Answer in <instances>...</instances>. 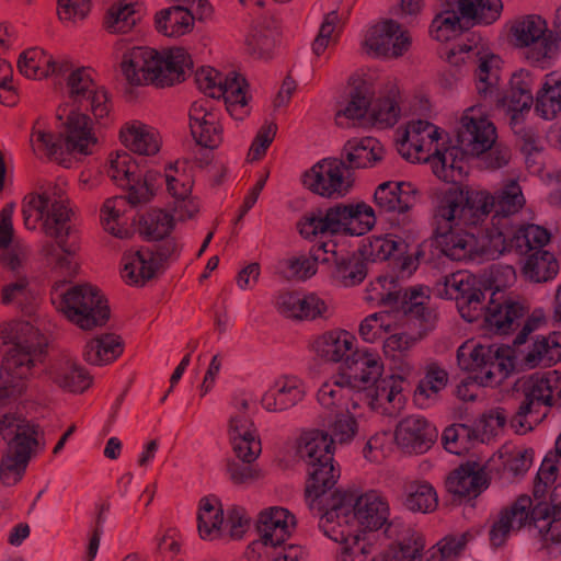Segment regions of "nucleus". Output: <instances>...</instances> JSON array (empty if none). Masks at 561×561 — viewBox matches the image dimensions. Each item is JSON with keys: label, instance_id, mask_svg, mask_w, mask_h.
<instances>
[{"label": "nucleus", "instance_id": "obj_1", "mask_svg": "<svg viewBox=\"0 0 561 561\" xmlns=\"http://www.w3.org/2000/svg\"><path fill=\"white\" fill-rule=\"evenodd\" d=\"M525 204L519 185L510 181L496 194L465 193L449 186L437 195L435 217L442 252L454 261L495 260L505 253L514 228L510 217Z\"/></svg>", "mask_w": 561, "mask_h": 561}, {"label": "nucleus", "instance_id": "obj_2", "mask_svg": "<svg viewBox=\"0 0 561 561\" xmlns=\"http://www.w3.org/2000/svg\"><path fill=\"white\" fill-rule=\"evenodd\" d=\"M60 80L66 81L69 102L78 111L68 108V104L58 107L57 133L47 128L44 121L37 119L30 142L35 154L65 163L68 153L88 154L96 144L91 119L82 111L89 110L96 118H102L107 115L110 106L106 92L93 81L88 68H77L69 61L66 76L57 81Z\"/></svg>", "mask_w": 561, "mask_h": 561}, {"label": "nucleus", "instance_id": "obj_3", "mask_svg": "<svg viewBox=\"0 0 561 561\" xmlns=\"http://www.w3.org/2000/svg\"><path fill=\"white\" fill-rule=\"evenodd\" d=\"M471 44L458 42L446 48V60L451 65H459L466 60L477 64L476 88L483 100H496L497 106L504 108L513 123H517L522 114L528 112L533 102V89L536 78L529 70L520 69L513 73L510 89L505 95L500 96V58L491 53L484 44L474 38Z\"/></svg>", "mask_w": 561, "mask_h": 561}, {"label": "nucleus", "instance_id": "obj_4", "mask_svg": "<svg viewBox=\"0 0 561 561\" xmlns=\"http://www.w3.org/2000/svg\"><path fill=\"white\" fill-rule=\"evenodd\" d=\"M319 516V528L331 540L344 539L352 533L366 534L385 527L387 537L392 538L397 525L387 523L389 507L376 492L360 496L344 491L327 492L321 511H311Z\"/></svg>", "mask_w": 561, "mask_h": 561}, {"label": "nucleus", "instance_id": "obj_5", "mask_svg": "<svg viewBox=\"0 0 561 561\" xmlns=\"http://www.w3.org/2000/svg\"><path fill=\"white\" fill-rule=\"evenodd\" d=\"M25 227L34 230L43 222L47 236L56 240V245L46 248V255L55 263V270L65 278L73 277L79 270L78 247L70 226V209L61 191L54 188L43 194L25 197L22 208Z\"/></svg>", "mask_w": 561, "mask_h": 561}, {"label": "nucleus", "instance_id": "obj_6", "mask_svg": "<svg viewBox=\"0 0 561 561\" xmlns=\"http://www.w3.org/2000/svg\"><path fill=\"white\" fill-rule=\"evenodd\" d=\"M7 348L0 365V407L24 393L45 358L46 339L28 321L12 324L1 333Z\"/></svg>", "mask_w": 561, "mask_h": 561}, {"label": "nucleus", "instance_id": "obj_7", "mask_svg": "<svg viewBox=\"0 0 561 561\" xmlns=\"http://www.w3.org/2000/svg\"><path fill=\"white\" fill-rule=\"evenodd\" d=\"M138 172V162L130 153L117 151L111 156L106 173L117 185L128 187L129 193L127 199L123 196L106 199L101 209V221L107 232L121 239L128 236L122 221L127 204L137 206L149 202L153 195L157 173L148 171L141 179Z\"/></svg>", "mask_w": 561, "mask_h": 561}, {"label": "nucleus", "instance_id": "obj_8", "mask_svg": "<svg viewBox=\"0 0 561 561\" xmlns=\"http://www.w3.org/2000/svg\"><path fill=\"white\" fill-rule=\"evenodd\" d=\"M192 60L183 48L158 51L150 47H134L124 55L122 72L130 84L171 85L184 79Z\"/></svg>", "mask_w": 561, "mask_h": 561}, {"label": "nucleus", "instance_id": "obj_9", "mask_svg": "<svg viewBox=\"0 0 561 561\" xmlns=\"http://www.w3.org/2000/svg\"><path fill=\"white\" fill-rule=\"evenodd\" d=\"M457 362L461 369L470 373L456 389V396L462 401L476 399V385H496L507 377L513 367L507 350L474 342H466L458 348Z\"/></svg>", "mask_w": 561, "mask_h": 561}, {"label": "nucleus", "instance_id": "obj_10", "mask_svg": "<svg viewBox=\"0 0 561 561\" xmlns=\"http://www.w3.org/2000/svg\"><path fill=\"white\" fill-rule=\"evenodd\" d=\"M496 141V129L488 117L485 105L476 104L463 111L449 138V172H454L455 183L463 173L465 161L491 150Z\"/></svg>", "mask_w": 561, "mask_h": 561}, {"label": "nucleus", "instance_id": "obj_11", "mask_svg": "<svg viewBox=\"0 0 561 561\" xmlns=\"http://www.w3.org/2000/svg\"><path fill=\"white\" fill-rule=\"evenodd\" d=\"M383 370L380 357L370 352H357L351 358V378L356 388V398H350L352 405L356 408L359 402H365L371 409H378L388 403L394 410L404 405V387L396 380H379Z\"/></svg>", "mask_w": 561, "mask_h": 561}, {"label": "nucleus", "instance_id": "obj_12", "mask_svg": "<svg viewBox=\"0 0 561 561\" xmlns=\"http://www.w3.org/2000/svg\"><path fill=\"white\" fill-rule=\"evenodd\" d=\"M333 445L327 430H310L300 436L298 455L308 466L306 496L310 511H321L325 493L339 478L333 465Z\"/></svg>", "mask_w": 561, "mask_h": 561}, {"label": "nucleus", "instance_id": "obj_13", "mask_svg": "<svg viewBox=\"0 0 561 561\" xmlns=\"http://www.w3.org/2000/svg\"><path fill=\"white\" fill-rule=\"evenodd\" d=\"M37 426L14 411H0V436L7 449L0 463V480L12 485L23 476L39 446Z\"/></svg>", "mask_w": 561, "mask_h": 561}, {"label": "nucleus", "instance_id": "obj_14", "mask_svg": "<svg viewBox=\"0 0 561 561\" xmlns=\"http://www.w3.org/2000/svg\"><path fill=\"white\" fill-rule=\"evenodd\" d=\"M399 153L412 162H430L434 174L445 181L455 183L454 172H449V140H442V131L426 121L408 123L397 140Z\"/></svg>", "mask_w": 561, "mask_h": 561}, {"label": "nucleus", "instance_id": "obj_15", "mask_svg": "<svg viewBox=\"0 0 561 561\" xmlns=\"http://www.w3.org/2000/svg\"><path fill=\"white\" fill-rule=\"evenodd\" d=\"M550 233L538 225L518 227L507 241L508 251H516L525 255L523 260V275L531 283H547L552 280L559 272V263L554 255L543 247L549 242Z\"/></svg>", "mask_w": 561, "mask_h": 561}, {"label": "nucleus", "instance_id": "obj_16", "mask_svg": "<svg viewBox=\"0 0 561 561\" xmlns=\"http://www.w3.org/2000/svg\"><path fill=\"white\" fill-rule=\"evenodd\" d=\"M62 286L59 283L54 287L51 300L71 323L82 330H92L106 323L110 309L96 287L81 284L64 289Z\"/></svg>", "mask_w": 561, "mask_h": 561}, {"label": "nucleus", "instance_id": "obj_17", "mask_svg": "<svg viewBox=\"0 0 561 561\" xmlns=\"http://www.w3.org/2000/svg\"><path fill=\"white\" fill-rule=\"evenodd\" d=\"M427 298L426 290H414L411 294L412 305L403 311H396L392 328L383 340L386 356L408 354L432 330L435 314L424 306Z\"/></svg>", "mask_w": 561, "mask_h": 561}, {"label": "nucleus", "instance_id": "obj_18", "mask_svg": "<svg viewBox=\"0 0 561 561\" xmlns=\"http://www.w3.org/2000/svg\"><path fill=\"white\" fill-rule=\"evenodd\" d=\"M455 8L435 16L431 25L432 36L439 42L457 37L473 24L490 25L501 15V0H453Z\"/></svg>", "mask_w": 561, "mask_h": 561}, {"label": "nucleus", "instance_id": "obj_19", "mask_svg": "<svg viewBox=\"0 0 561 561\" xmlns=\"http://www.w3.org/2000/svg\"><path fill=\"white\" fill-rule=\"evenodd\" d=\"M517 387L523 391L524 399L511 422L517 432L526 433L531 430L533 423L540 420L539 409L553 405L561 397V380L556 370L537 373L519 381Z\"/></svg>", "mask_w": 561, "mask_h": 561}, {"label": "nucleus", "instance_id": "obj_20", "mask_svg": "<svg viewBox=\"0 0 561 561\" xmlns=\"http://www.w3.org/2000/svg\"><path fill=\"white\" fill-rule=\"evenodd\" d=\"M505 277L502 284L494 275V289L490 294L488 305L481 301V313L479 320L491 332L507 334L519 325V320L525 316V307L511 294L501 289L515 279V272L512 266H505L495 272Z\"/></svg>", "mask_w": 561, "mask_h": 561}, {"label": "nucleus", "instance_id": "obj_21", "mask_svg": "<svg viewBox=\"0 0 561 561\" xmlns=\"http://www.w3.org/2000/svg\"><path fill=\"white\" fill-rule=\"evenodd\" d=\"M550 483L545 485L538 480L534 494L538 502L530 507V517L538 529L540 547L548 554H561V484L550 492L549 497L539 500Z\"/></svg>", "mask_w": 561, "mask_h": 561}, {"label": "nucleus", "instance_id": "obj_22", "mask_svg": "<svg viewBox=\"0 0 561 561\" xmlns=\"http://www.w3.org/2000/svg\"><path fill=\"white\" fill-rule=\"evenodd\" d=\"M508 39L531 64L543 65L553 55L552 34L548 31L546 21L539 15H526L514 20Z\"/></svg>", "mask_w": 561, "mask_h": 561}, {"label": "nucleus", "instance_id": "obj_23", "mask_svg": "<svg viewBox=\"0 0 561 561\" xmlns=\"http://www.w3.org/2000/svg\"><path fill=\"white\" fill-rule=\"evenodd\" d=\"M256 399L247 393L233 397L232 412L229 417L228 433L237 457L241 460L254 461L261 454V440L257 435L251 412L255 411Z\"/></svg>", "mask_w": 561, "mask_h": 561}, {"label": "nucleus", "instance_id": "obj_24", "mask_svg": "<svg viewBox=\"0 0 561 561\" xmlns=\"http://www.w3.org/2000/svg\"><path fill=\"white\" fill-rule=\"evenodd\" d=\"M198 89L208 96L222 98L226 110L234 119H242L248 113L245 82L239 75L224 76L211 67H203L195 75Z\"/></svg>", "mask_w": 561, "mask_h": 561}, {"label": "nucleus", "instance_id": "obj_25", "mask_svg": "<svg viewBox=\"0 0 561 561\" xmlns=\"http://www.w3.org/2000/svg\"><path fill=\"white\" fill-rule=\"evenodd\" d=\"M436 293L440 297L455 299L458 310L466 321H478L481 313V301H484L485 294L476 276L467 271L445 275L437 282Z\"/></svg>", "mask_w": 561, "mask_h": 561}, {"label": "nucleus", "instance_id": "obj_26", "mask_svg": "<svg viewBox=\"0 0 561 561\" xmlns=\"http://www.w3.org/2000/svg\"><path fill=\"white\" fill-rule=\"evenodd\" d=\"M353 182V172L342 158H324L304 175L306 187L313 193L330 198L346 195Z\"/></svg>", "mask_w": 561, "mask_h": 561}, {"label": "nucleus", "instance_id": "obj_27", "mask_svg": "<svg viewBox=\"0 0 561 561\" xmlns=\"http://www.w3.org/2000/svg\"><path fill=\"white\" fill-rule=\"evenodd\" d=\"M179 252L173 240H167L153 252L150 249H137L124 254L122 277L131 285H144L152 278L163 262Z\"/></svg>", "mask_w": 561, "mask_h": 561}, {"label": "nucleus", "instance_id": "obj_28", "mask_svg": "<svg viewBox=\"0 0 561 561\" xmlns=\"http://www.w3.org/2000/svg\"><path fill=\"white\" fill-rule=\"evenodd\" d=\"M411 38L399 23L383 20L371 26L363 42L368 54L383 57H398L409 49Z\"/></svg>", "mask_w": 561, "mask_h": 561}, {"label": "nucleus", "instance_id": "obj_29", "mask_svg": "<svg viewBox=\"0 0 561 561\" xmlns=\"http://www.w3.org/2000/svg\"><path fill=\"white\" fill-rule=\"evenodd\" d=\"M410 247L407 240L394 234L374 237L364 245L363 257L383 261L393 253H408L401 263L400 274L402 277H409L416 270L419 257L422 254L417 248L410 249Z\"/></svg>", "mask_w": 561, "mask_h": 561}, {"label": "nucleus", "instance_id": "obj_30", "mask_svg": "<svg viewBox=\"0 0 561 561\" xmlns=\"http://www.w3.org/2000/svg\"><path fill=\"white\" fill-rule=\"evenodd\" d=\"M190 128L195 141L205 148H217L222 141L219 114L206 99L194 102L190 110Z\"/></svg>", "mask_w": 561, "mask_h": 561}, {"label": "nucleus", "instance_id": "obj_31", "mask_svg": "<svg viewBox=\"0 0 561 561\" xmlns=\"http://www.w3.org/2000/svg\"><path fill=\"white\" fill-rule=\"evenodd\" d=\"M530 507L531 499L527 495H522L499 514L489 531L492 547L499 548L503 546L513 534L531 522Z\"/></svg>", "mask_w": 561, "mask_h": 561}, {"label": "nucleus", "instance_id": "obj_32", "mask_svg": "<svg viewBox=\"0 0 561 561\" xmlns=\"http://www.w3.org/2000/svg\"><path fill=\"white\" fill-rule=\"evenodd\" d=\"M335 245L323 243L322 250L327 255L323 263L331 265L330 276L332 280L342 287H353L360 284L367 275V264L359 254H337Z\"/></svg>", "mask_w": 561, "mask_h": 561}, {"label": "nucleus", "instance_id": "obj_33", "mask_svg": "<svg viewBox=\"0 0 561 561\" xmlns=\"http://www.w3.org/2000/svg\"><path fill=\"white\" fill-rule=\"evenodd\" d=\"M18 68L23 76L30 79L54 78L58 80L66 76L69 59L55 57L42 48L33 47L20 55Z\"/></svg>", "mask_w": 561, "mask_h": 561}, {"label": "nucleus", "instance_id": "obj_34", "mask_svg": "<svg viewBox=\"0 0 561 561\" xmlns=\"http://www.w3.org/2000/svg\"><path fill=\"white\" fill-rule=\"evenodd\" d=\"M154 186L158 185V180H163L167 185L169 194L173 197L172 210L180 220L191 219L197 214L199 207L195 199L191 196V181L188 176L179 169L178 163L169 165L165 169L163 178L157 173Z\"/></svg>", "mask_w": 561, "mask_h": 561}, {"label": "nucleus", "instance_id": "obj_35", "mask_svg": "<svg viewBox=\"0 0 561 561\" xmlns=\"http://www.w3.org/2000/svg\"><path fill=\"white\" fill-rule=\"evenodd\" d=\"M437 430L425 417L410 415L396 428L397 444L408 453H425L437 438Z\"/></svg>", "mask_w": 561, "mask_h": 561}, {"label": "nucleus", "instance_id": "obj_36", "mask_svg": "<svg viewBox=\"0 0 561 561\" xmlns=\"http://www.w3.org/2000/svg\"><path fill=\"white\" fill-rule=\"evenodd\" d=\"M414 290H426L424 287L404 288L398 277L386 275L373 282L365 296V300L371 304L393 306L403 311L412 305L411 294Z\"/></svg>", "mask_w": 561, "mask_h": 561}, {"label": "nucleus", "instance_id": "obj_37", "mask_svg": "<svg viewBox=\"0 0 561 561\" xmlns=\"http://www.w3.org/2000/svg\"><path fill=\"white\" fill-rule=\"evenodd\" d=\"M304 396V383L298 377L282 376L265 390L260 403L267 412H282L296 405Z\"/></svg>", "mask_w": 561, "mask_h": 561}, {"label": "nucleus", "instance_id": "obj_38", "mask_svg": "<svg viewBox=\"0 0 561 561\" xmlns=\"http://www.w3.org/2000/svg\"><path fill=\"white\" fill-rule=\"evenodd\" d=\"M296 526L295 516L284 507H270L260 513L257 531L265 546H280Z\"/></svg>", "mask_w": 561, "mask_h": 561}, {"label": "nucleus", "instance_id": "obj_39", "mask_svg": "<svg viewBox=\"0 0 561 561\" xmlns=\"http://www.w3.org/2000/svg\"><path fill=\"white\" fill-rule=\"evenodd\" d=\"M350 213V205H336L327 210L318 209L300 224V233L305 238L341 231L347 233Z\"/></svg>", "mask_w": 561, "mask_h": 561}, {"label": "nucleus", "instance_id": "obj_40", "mask_svg": "<svg viewBox=\"0 0 561 561\" xmlns=\"http://www.w3.org/2000/svg\"><path fill=\"white\" fill-rule=\"evenodd\" d=\"M415 196L412 183L387 181L376 187L374 203L381 213H405L413 206Z\"/></svg>", "mask_w": 561, "mask_h": 561}, {"label": "nucleus", "instance_id": "obj_41", "mask_svg": "<svg viewBox=\"0 0 561 561\" xmlns=\"http://www.w3.org/2000/svg\"><path fill=\"white\" fill-rule=\"evenodd\" d=\"M346 363L347 371H343L324 382L318 391V402L327 411L325 414L345 410L348 408V396L352 392L356 394L354 380L351 378V358Z\"/></svg>", "mask_w": 561, "mask_h": 561}, {"label": "nucleus", "instance_id": "obj_42", "mask_svg": "<svg viewBox=\"0 0 561 561\" xmlns=\"http://www.w3.org/2000/svg\"><path fill=\"white\" fill-rule=\"evenodd\" d=\"M20 256L21 264L14 270L3 262L14 273V276L3 286L1 299L4 305H12L26 312H32L36 305L37 293L31 286L26 275L21 271L25 257L24 251L20 252Z\"/></svg>", "mask_w": 561, "mask_h": 561}, {"label": "nucleus", "instance_id": "obj_43", "mask_svg": "<svg viewBox=\"0 0 561 561\" xmlns=\"http://www.w3.org/2000/svg\"><path fill=\"white\" fill-rule=\"evenodd\" d=\"M486 473L479 462H467L447 478L448 491L458 496H477L486 488Z\"/></svg>", "mask_w": 561, "mask_h": 561}, {"label": "nucleus", "instance_id": "obj_44", "mask_svg": "<svg viewBox=\"0 0 561 561\" xmlns=\"http://www.w3.org/2000/svg\"><path fill=\"white\" fill-rule=\"evenodd\" d=\"M341 156L353 172L354 169L374 167L382 159L383 147L373 137L353 138L346 141Z\"/></svg>", "mask_w": 561, "mask_h": 561}, {"label": "nucleus", "instance_id": "obj_45", "mask_svg": "<svg viewBox=\"0 0 561 561\" xmlns=\"http://www.w3.org/2000/svg\"><path fill=\"white\" fill-rule=\"evenodd\" d=\"M355 342V336L346 331H330L318 336L312 343V348L325 360L347 362L355 354V352L352 353ZM344 371H347V363Z\"/></svg>", "mask_w": 561, "mask_h": 561}, {"label": "nucleus", "instance_id": "obj_46", "mask_svg": "<svg viewBox=\"0 0 561 561\" xmlns=\"http://www.w3.org/2000/svg\"><path fill=\"white\" fill-rule=\"evenodd\" d=\"M448 383V373L437 363L425 367L424 377L419 381L413 400L420 409L433 407L439 399V393Z\"/></svg>", "mask_w": 561, "mask_h": 561}, {"label": "nucleus", "instance_id": "obj_47", "mask_svg": "<svg viewBox=\"0 0 561 561\" xmlns=\"http://www.w3.org/2000/svg\"><path fill=\"white\" fill-rule=\"evenodd\" d=\"M125 147L140 156H153L159 152L161 140L154 128L140 122H131L121 130Z\"/></svg>", "mask_w": 561, "mask_h": 561}, {"label": "nucleus", "instance_id": "obj_48", "mask_svg": "<svg viewBox=\"0 0 561 561\" xmlns=\"http://www.w3.org/2000/svg\"><path fill=\"white\" fill-rule=\"evenodd\" d=\"M334 541L341 543L336 561H383L369 534L352 533L344 539Z\"/></svg>", "mask_w": 561, "mask_h": 561}, {"label": "nucleus", "instance_id": "obj_49", "mask_svg": "<svg viewBox=\"0 0 561 561\" xmlns=\"http://www.w3.org/2000/svg\"><path fill=\"white\" fill-rule=\"evenodd\" d=\"M197 528L201 538L205 540L222 537L225 531L224 510L216 496H206L199 501Z\"/></svg>", "mask_w": 561, "mask_h": 561}, {"label": "nucleus", "instance_id": "obj_50", "mask_svg": "<svg viewBox=\"0 0 561 561\" xmlns=\"http://www.w3.org/2000/svg\"><path fill=\"white\" fill-rule=\"evenodd\" d=\"M374 94L375 90L370 82L367 80H357L354 83L346 106L336 114V124L344 126V118L358 122L366 119L368 122L370 101Z\"/></svg>", "mask_w": 561, "mask_h": 561}, {"label": "nucleus", "instance_id": "obj_51", "mask_svg": "<svg viewBox=\"0 0 561 561\" xmlns=\"http://www.w3.org/2000/svg\"><path fill=\"white\" fill-rule=\"evenodd\" d=\"M374 94L375 90L370 82L367 80H357L354 83L346 106L336 114V124L344 126V118L358 122L366 119L368 122L370 101Z\"/></svg>", "mask_w": 561, "mask_h": 561}, {"label": "nucleus", "instance_id": "obj_52", "mask_svg": "<svg viewBox=\"0 0 561 561\" xmlns=\"http://www.w3.org/2000/svg\"><path fill=\"white\" fill-rule=\"evenodd\" d=\"M194 26V14L184 5H174L161 10L156 15L159 33L169 37H179L190 33Z\"/></svg>", "mask_w": 561, "mask_h": 561}, {"label": "nucleus", "instance_id": "obj_53", "mask_svg": "<svg viewBox=\"0 0 561 561\" xmlns=\"http://www.w3.org/2000/svg\"><path fill=\"white\" fill-rule=\"evenodd\" d=\"M396 542L389 547L383 561H417L419 553L424 549V538L416 530L405 528L398 534V527L392 537Z\"/></svg>", "mask_w": 561, "mask_h": 561}, {"label": "nucleus", "instance_id": "obj_54", "mask_svg": "<svg viewBox=\"0 0 561 561\" xmlns=\"http://www.w3.org/2000/svg\"><path fill=\"white\" fill-rule=\"evenodd\" d=\"M49 375L58 387L71 392H81L90 385L83 368L70 358L58 360L51 367Z\"/></svg>", "mask_w": 561, "mask_h": 561}, {"label": "nucleus", "instance_id": "obj_55", "mask_svg": "<svg viewBox=\"0 0 561 561\" xmlns=\"http://www.w3.org/2000/svg\"><path fill=\"white\" fill-rule=\"evenodd\" d=\"M123 352L122 342L115 334H102L89 341L83 350L85 362L92 365H107Z\"/></svg>", "mask_w": 561, "mask_h": 561}, {"label": "nucleus", "instance_id": "obj_56", "mask_svg": "<svg viewBox=\"0 0 561 561\" xmlns=\"http://www.w3.org/2000/svg\"><path fill=\"white\" fill-rule=\"evenodd\" d=\"M536 111L545 119H552L561 112V76L549 73L545 76L541 88L536 96Z\"/></svg>", "mask_w": 561, "mask_h": 561}, {"label": "nucleus", "instance_id": "obj_57", "mask_svg": "<svg viewBox=\"0 0 561 561\" xmlns=\"http://www.w3.org/2000/svg\"><path fill=\"white\" fill-rule=\"evenodd\" d=\"M141 19L138 0H119L108 11L106 28L112 33H126Z\"/></svg>", "mask_w": 561, "mask_h": 561}, {"label": "nucleus", "instance_id": "obj_58", "mask_svg": "<svg viewBox=\"0 0 561 561\" xmlns=\"http://www.w3.org/2000/svg\"><path fill=\"white\" fill-rule=\"evenodd\" d=\"M323 426L328 428L329 437L334 444L351 442L358 431L357 422L350 413L348 408L337 410L332 414H324Z\"/></svg>", "mask_w": 561, "mask_h": 561}, {"label": "nucleus", "instance_id": "obj_59", "mask_svg": "<svg viewBox=\"0 0 561 561\" xmlns=\"http://www.w3.org/2000/svg\"><path fill=\"white\" fill-rule=\"evenodd\" d=\"M15 205L13 203L3 207L0 213V257L7 265L16 268L21 264L20 252L24 251L22 248L11 245L12 238V215Z\"/></svg>", "mask_w": 561, "mask_h": 561}, {"label": "nucleus", "instance_id": "obj_60", "mask_svg": "<svg viewBox=\"0 0 561 561\" xmlns=\"http://www.w3.org/2000/svg\"><path fill=\"white\" fill-rule=\"evenodd\" d=\"M561 357V345L557 336H538L531 348L525 355V365L529 368L536 366H550Z\"/></svg>", "mask_w": 561, "mask_h": 561}, {"label": "nucleus", "instance_id": "obj_61", "mask_svg": "<svg viewBox=\"0 0 561 561\" xmlns=\"http://www.w3.org/2000/svg\"><path fill=\"white\" fill-rule=\"evenodd\" d=\"M404 505L413 512L428 513L437 506V494L427 482H413L404 493Z\"/></svg>", "mask_w": 561, "mask_h": 561}, {"label": "nucleus", "instance_id": "obj_62", "mask_svg": "<svg viewBox=\"0 0 561 561\" xmlns=\"http://www.w3.org/2000/svg\"><path fill=\"white\" fill-rule=\"evenodd\" d=\"M320 255H295L284 259L278 264L279 274L286 279L305 280L317 272L318 262H322Z\"/></svg>", "mask_w": 561, "mask_h": 561}, {"label": "nucleus", "instance_id": "obj_63", "mask_svg": "<svg viewBox=\"0 0 561 561\" xmlns=\"http://www.w3.org/2000/svg\"><path fill=\"white\" fill-rule=\"evenodd\" d=\"M277 34L274 22H264L256 26L248 39L250 54L259 59H267L271 56Z\"/></svg>", "mask_w": 561, "mask_h": 561}, {"label": "nucleus", "instance_id": "obj_64", "mask_svg": "<svg viewBox=\"0 0 561 561\" xmlns=\"http://www.w3.org/2000/svg\"><path fill=\"white\" fill-rule=\"evenodd\" d=\"M175 221H181L172 210V215L158 209L149 213L141 220V233L152 240L162 239L168 236L174 227Z\"/></svg>", "mask_w": 561, "mask_h": 561}]
</instances>
